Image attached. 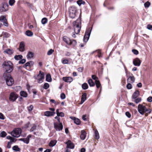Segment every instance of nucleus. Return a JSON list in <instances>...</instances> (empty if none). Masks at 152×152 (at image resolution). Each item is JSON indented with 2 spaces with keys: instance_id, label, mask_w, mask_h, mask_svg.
I'll use <instances>...</instances> for the list:
<instances>
[{
  "instance_id": "1",
  "label": "nucleus",
  "mask_w": 152,
  "mask_h": 152,
  "mask_svg": "<svg viewBox=\"0 0 152 152\" xmlns=\"http://www.w3.org/2000/svg\"><path fill=\"white\" fill-rule=\"evenodd\" d=\"M2 66L5 70V72L4 74H6V75H10L9 73L11 72L13 70V64L10 61H4L3 63Z\"/></svg>"
},
{
  "instance_id": "2",
  "label": "nucleus",
  "mask_w": 152,
  "mask_h": 152,
  "mask_svg": "<svg viewBox=\"0 0 152 152\" xmlns=\"http://www.w3.org/2000/svg\"><path fill=\"white\" fill-rule=\"evenodd\" d=\"M139 112L141 114L143 115L144 113H150L151 112V110L148 108L147 109L145 106L141 104H139L138 106Z\"/></svg>"
},
{
  "instance_id": "3",
  "label": "nucleus",
  "mask_w": 152,
  "mask_h": 152,
  "mask_svg": "<svg viewBox=\"0 0 152 152\" xmlns=\"http://www.w3.org/2000/svg\"><path fill=\"white\" fill-rule=\"evenodd\" d=\"M3 76L5 79L7 84L8 86H10L13 84L14 80L10 75H6V74H4Z\"/></svg>"
},
{
  "instance_id": "4",
  "label": "nucleus",
  "mask_w": 152,
  "mask_h": 152,
  "mask_svg": "<svg viewBox=\"0 0 152 152\" xmlns=\"http://www.w3.org/2000/svg\"><path fill=\"white\" fill-rule=\"evenodd\" d=\"M22 130L20 128H17L15 129L10 133L12 136L15 137H19L21 133Z\"/></svg>"
},
{
  "instance_id": "5",
  "label": "nucleus",
  "mask_w": 152,
  "mask_h": 152,
  "mask_svg": "<svg viewBox=\"0 0 152 152\" xmlns=\"http://www.w3.org/2000/svg\"><path fill=\"white\" fill-rule=\"evenodd\" d=\"M45 75L44 73L41 71H40L39 74L37 76H34V77L35 79H37L38 82L39 83H42L43 81V80L44 79Z\"/></svg>"
},
{
  "instance_id": "6",
  "label": "nucleus",
  "mask_w": 152,
  "mask_h": 152,
  "mask_svg": "<svg viewBox=\"0 0 152 152\" xmlns=\"http://www.w3.org/2000/svg\"><path fill=\"white\" fill-rule=\"evenodd\" d=\"M91 31V28H89L86 30L84 37L83 41L85 42H87L89 39Z\"/></svg>"
},
{
  "instance_id": "7",
  "label": "nucleus",
  "mask_w": 152,
  "mask_h": 152,
  "mask_svg": "<svg viewBox=\"0 0 152 152\" xmlns=\"http://www.w3.org/2000/svg\"><path fill=\"white\" fill-rule=\"evenodd\" d=\"M49 110L50 111H46L44 113V115L47 117H50L51 116H53L55 114V113L54 112L55 109L54 108H49Z\"/></svg>"
},
{
  "instance_id": "8",
  "label": "nucleus",
  "mask_w": 152,
  "mask_h": 152,
  "mask_svg": "<svg viewBox=\"0 0 152 152\" xmlns=\"http://www.w3.org/2000/svg\"><path fill=\"white\" fill-rule=\"evenodd\" d=\"M55 129L57 131H60L62 129L63 126L61 123H55L54 124Z\"/></svg>"
},
{
  "instance_id": "9",
  "label": "nucleus",
  "mask_w": 152,
  "mask_h": 152,
  "mask_svg": "<svg viewBox=\"0 0 152 152\" xmlns=\"http://www.w3.org/2000/svg\"><path fill=\"white\" fill-rule=\"evenodd\" d=\"M69 12L70 17L72 18H75L76 12L75 8L71 7L69 10Z\"/></svg>"
},
{
  "instance_id": "10",
  "label": "nucleus",
  "mask_w": 152,
  "mask_h": 152,
  "mask_svg": "<svg viewBox=\"0 0 152 152\" xmlns=\"http://www.w3.org/2000/svg\"><path fill=\"white\" fill-rule=\"evenodd\" d=\"M17 98V95L14 92H12L10 94L9 100L10 101L14 102L15 101Z\"/></svg>"
},
{
  "instance_id": "11",
  "label": "nucleus",
  "mask_w": 152,
  "mask_h": 152,
  "mask_svg": "<svg viewBox=\"0 0 152 152\" xmlns=\"http://www.w3.org/2000/svg\"><path fill=\"white\" fill-rule=\"evenodd\" d=\"M73 28L81 27V21L80 19L74 21L73 23Z\"/></svg>"
},
{
  "instance_id": "12",
  "label": "nucleus",
  "mask_w": 152,
  "mask_h": 152,
  "mask_svg": "<svg viewBox=\"0 0 152 152\" xmlns=\"http://www.w3.org/2000/svg\"><path fill=\"white\" fill-rule=\"evenodd\" d=\"M32 135L29 134L28 135L26 138H20L19 139V140L22 141L25 143L28 144L29 142V139L32 137Z\"/></svg>"
},
{
  "instance_id": "13",
  "label": "nucleus",
  "mask_w": 152,
  "mask_h": 152,
  "mask_svg": "<svg viewBox=\"0 0 152 152\" xmlns=\"http://www.w3.org/2000/svg\"><path fill=\"white\" fill-rule=\"evenodd\" d=\"M135 80V78L132 73L130 74V76L127 79V82L131 83H133Z\"/></svg>"
},
{
  "instance_id": "14",
  "label": "nucleus",
  "mask_w": 152,
  "mask_h": 152,
  "mask_svg": "<svg viewBox=\"0 0 152 152\" xmlns=\"http://www.w3.org/2000/svg\"><path fill=\"white\" fill-rule=\"evenodd\" d=\"M8 5L7 4H4L0 8V12H5L8 10Z\"/></svg>"
},
{
  "instance_id": "15",
  "label": "nucleus",
  "mask_w": 152,
  "mask_h": 152,
  "mask_svg": "<svg viewBox=\"0 0 152 152\" xmlns=\"http://www.w3.org/2000/svg\"><path fill=\"white\" fill-rule=\"evenodd\" d=\"M133 64L134 65L136 66H139L141 64V61L138 58L133 60Z\"/></svg>"
},
{
  "instance_id": "16",
  "label": "nucleus",
  "mask_w": 152,
  "mask_h": 152,
  "mask_svg": "<svg viewBox=\"0 0 152 152\" xmlns=\"http://www.w3.org/2000/svg\"><path fill=\"white\" fill-rule=\"evenodd\" d=\"M67 148L70 149H73L74 147V144L70 140L68 141L66 143Z\"/></svg>"
},
{
  "instance_id": "17",
  "label": "nucleus",
  "mask_w": 152,
  "mask_h": 152,
  "mask_svg": "<svg viewBox=\"0 0 152 152\" xmlns=\"http://www.w3.org/2000/svg\"><path fill=\"white\" fill-rule=\"evenodd\" d=\"M81 133L80 138L82 140H84L86 137V133L84 130H82L81 132Z\"/></svg>"
},
{
  "instance_id": "18",
  "label": "nucleus",
  "mask_w": 152,
  "mask_h": 152,
  "mask_svg": "<svg viewBox=\"0 0 152 152\" xmlns=\"http://www.w3.org/2000/svg\"><path fill=\"white\" fill-rule=\"evenodd\" d=\"M63 80L65 82L70 83L72 81L73 79L72 77H63Z\"/></svg>"
},
{
  "instance_id": "19",
  "label": "nucleus",
  "mask_w": 152,
  "mask_h": 152,
  "mask_svg": "<svg viewBox=\"0 0 152 152\" xmlns=\"http://www.w3.org/2000/svg\"><path fill=\"white\" fill-rule=\"evenodd\" d=\"M70 118L74 120V123L77 125H79L80 123V120L74 117L70 116Z\"/></svg>"
},
{
  "instance_id": "20",
  "label": "nucleus",
  "mask_w": 152,
  "mask_h": 152,
  "mask_svg": "<svg viewBox=\"0 0 152 152\" xmlns=\"http://www.w3.org/2000/svg\"><path fill=\"white\" fill-rule=\"evenodd\" d=\"M139 91L138 90L136 91L133 93L132 96V98L133 99H136L139 95Z\"/></svg>"
},
{
  "instance_id": "21",
  "label": "nucleus",
  "mask_w": 152,
  "mask_h": 152,
  "mask_svg": "<svg viewBox=\"0 0 152 152\" xmlns=\"http://www.w3.org/2000/svg\"><path fill=\"white\" fill-rule=\"evenodd\" d=\"M25 45L23 42L20 43L19 46V50L20 51H23L24 50Z\"/></svg>"
},
{
  "instance_id": "22",
  "label": "nucleus",
  "mask_w": 152,
  "mask_h": 152,
  "mask_svg": "<svg viewBox=\"0 0 152 152\" xmlns=\"http://www.w3.org/2000/svg\"><path fill=\"white\" fill-rule=\"evenodd\" d=\"M86 94L83 93L82 96L81 100L80 102V104H82L86 100Z\"/></svg>"
},
{
  "instance_id": "23",
  "label": "nucleus",
  "mask_w": 152,
  "mask_h": 152,
  "mask_svg": "<svg viewBox=\"0 0 152 152\" xmlns=\"http://www.w3.org/2000/svg\"><path fill=\"white\" fill-rule=\"evenodd\" d=\"M63 40L68 45H69L71 39L66 36H64L63 37Z\"/></svg>"
},
{
  "instance_id": "24",
  "label": "nucleus",
  "mask_w": 152,
  "mask_h": 152,
  "mask_svg": "<svg viewBox=\"0 0 152 152\" xmlns=\"http://www.w3.org/2000/svg\"><path fill=\"white\" fill-rule=\"evenodd\" d=\"M4 52L9 55L12 54L14 52L12 50L10 49H7L4 51Z\"/></svg>"
},
{
  "instance_id": "25",
  "label": "nucleus",
  "mask_w": 152,
  "mask_h": 152,
  "mask_svg": "<svg viewBox=\"0 0 152 152\" xmlns=\"http://www.w3.org/2000/svg\"><path fill=\"white\" fill-rule=\"evenodd\" d=\"M57 143L56 140H51L49 144V146L51 147H53Z\"/></svg>"
},
{
  "instance_id": "26",
  "label": "nucleus",
  "mask_w": 152,
  "mask_h": 152,
  "mask_svg": "<svg viewBox=\"0 0 152 152\" xmlns=\"http://www.w3.org/2000/svg\"><path fill=\"white\" fill-rule=\"evenodd\" d=\"M69 45H72L74 47L77 45V42L75 40L72 39H71Z\"/></svg>"
},
{
  "instance_id": "27",
  "label": "nucleus",
  "mask_w": 152,
  "mask_h": 152,
  "mask_svg": "<svg viewBox=\"0 0 152 152\" xmlns=\"http://www.w3.org/2000/svg\"><path fill=\"white\" fill-rule=\"evenodd\" d=\"M88 83L91 87H93L95 85V83L93 82L91 79H90L88 80Z\"/></svg>"
},
{
  "instance_id": "28",
  "label": "nucleus",
  "mask_w": 152,
  "mask_h": 152,
  "mask_svg": "<svg viewBox=\"0 0 152 152\" xmlns=\"http://www.w3.org/2000/svg\"><path fill=\"white\" fill-rule=\"evenodd\" d=\"M20 94L21 96L24 97H27L28 95L27 93L26 92L23 91H20Z\"/></svg>"
},
{
  "instance_id": "29",
  "label": "nucleus",
  "mask_w": 152,
  "mask_h": 152,
  "mask_svg": "<svg viewBox=\"0 0 152 152\" xmlns=\"http://www.w3.org/2000/svg\"><path fill=\"white\" fill-rule=\"evenodd\" d=\"M31 128L30 129L29 131L30 132H32L36 128L37 126L35 124H32L30 125Z\"/></svg>"
},
{
  "instance_id": "30",
  "label": "nucleus",
  "mask_w": 152,
  "mask_h": 152,
  "mask_svg": "<svg viewBox=\"0 0 152 152\" xmlns=\"http://www.w3.org/2000/svg\"><path fill=\"white\" fill-rule=\"evenodd\" d=\"M46 80L48 82H50L52 81V79L50 75V74H48L46 76Z\"/></svg>"
},
{
  "instance_id": "31",
  "label": "nucleus",
  "mask_w": 152,
  "mask_h": 152,
  "mask_svg": "<svg viewBox=\"0 0 152 152\" xmlns=\"http://www.w3.org/2000/svg\"><path fill=\"white\" fill-rule=\"evenodd\" d=\"M34 63L32 61H30L28 62H27L24 65V67H26L28 66H31V65H32Z\"/></svg>"
},
{
  "instance_id": "32",
  "label": "nucleus",
  "mask_w": 152,
  "mask_h": 152,
  "mask_svg": "<svg viewBox=\"0 0 152 152\" xmlns=\"http://www.w3.org/2000/svg\"><path fill=\"white\" fill-rule=\"evenodd\" d=\"M76 34H78L80 32L81 27L73 28Z\"/></svg>"
},
{
  "instance_id": "33",
  "label": "nucleus",
  "mask_w": 152,
  "mask_h": 152,
  "mask_svg": "<svg viewBox=\"0 0 152 152\" xmlns=\"http://www.w3.org/2000/svg\"><path fill=\"white\" fill-rule=\"evenodd\" d=\"M12 149L13 150L15 151H20V148L17 145L13 146L12 148Z\"/></svg>"
},
{
  "instance_id": "34",
  "label": "nucleus",
  "mask_w": 152,
  "mask_h": 152,
  "mask_svg": "<svg viewBox=\"0 0 152 152\" xmlns=\"http://www.w3.org/2000/svg\"><path fill=\"white\" fill-rule=\"evenodd\" d=\"M26 34L29 37H31L33 35V34L31 31L28 30L26 31Z\"/></svg>"
},
{
  "instance_id": "35",
  "label": "nucleus",
  "mask_w": 152,
  "mask_h": 152,
  "mask_svg": "<svg viewBox=\"0 0 152 152\" xmlns=\"http://www.w3.org/2000/svg\"><path fill=\"white\" fill-rule=\"evenodd\" d=\"M33 53L32 52H29L28 53L27 56L28 58H33Z\"/></svg>"
},
{
  "instance_id": "36",
  "label": "nucleus",
  "mask_w": 152,
  "mask_h": 152,
  "mask_svg": "<svg viewBox=\"0 0 152 152\" xmlns=\"http://www.w3.org/2000/svg\"><path fill=\"white\" fill-rule=\"evenodd\" d=\"M7 135V133L5 131H2L0 134V137H4Z\"/></svg>"
},
{
  "instance_id": "37",
  "label": "nucleus",
  "mask_w": 152,
  "mask_h": 152,
  "mask_svg": "<svg viewBox=\"0 0 152 152\" xmlns=\"http://www.w3.org/2000/svg\"><path fill=\"white\" fill-rule=\"evenodd\" d=\"M22 58L23 56L21 55H16L14 57L15 59L17 60H20Z\"/></svg>"
},
{
  "instance_id": "38",
  "label": "nucleus",
  "mask_w": 152,
  "mask_h": 152,
  "mask_svg": "<svg viewBox=\"0 0 152 152\" xmlns=\"http://www.w3.org/2000/svg\"><path fill=\"white\" fill-rule=\"evenodd\" d=\"M82 87L83 89L86 90L88 88V86L87 83H85L82 85Z\"/></svg>"
},
{
  "instance_id": "39",
  "label": "nucleus",
  "mask_w": 152,
  "mask_h": 152,
  "mask_svg": "<svg viewBox=\"0 0 152 152\" xmlns=\"http://www.w3.org/2000/svg\"><path fill=\"white\" fill-rule=\"evenodd\" d=\"M95 83L97 88H99L101 86V85L99 80H95Z\"/></svg>"
},
{
  "instance_id": "40",
  "label": "nucleus",
  "mask_w": 152,
  "mask_h": 152,
  "mask_svg": "<svg viewBox=\"0 0 152 152\" xmlns=\"http://www.w3.org/2000/svg\"><path fill=\"white\" fill-rule=\"evenodd\" d=\"M47 22L48 20L46 18H43L41 22L43 24H45Z\"/></svg>"
},
{
  "instance_id": "41",
  "label": "nucleus",
  "mask_w": 152,
  "mask_h": 152,
  "mask_svg": "<svg viewBox=\"0 0 152 152\" xmlns=\"http://www.w3.org/2000/svg\"><path fill=\"white\" fill-rule=\"evenodd\" d=\"M77 3L79 6H80L82 4H84L85 2L82 0H79L77 1Z\"/></svg>"
},
{
  "instance_id": "42",
  "label": "nucleus",
  "mask_w": 152,
  "mask_h": 152,
  "mask_svg": "<svg viewBox=\"0 0 152 152\" xmlns=\"http://www.w3.org/2000/svg\"><path fill=\"white\" fill-rule=\"evenodd\" d=\"M95 138L96 139H99V133L97 130L95 131Z\"/></svg>"
},
{
  "instance_id": "43",
  "label": "nucleus",
  "mask_w": 152,
  "mask_h": 152,
  "mask_svg": "<svg viewBox=\"0 0 152 152\" xmlns=\"http://www.w3.org/2000/svg\"><path fill=\"white\" fill-rule=\"evenodd\" d=\"M49 87V85L48 83H45L44 84L43 86V88L45 89H47Z\"/></svg>"
},
{
  "instance_id": "44",
  "label": "nucleus",
  "mask_w": 152,
  "mask_h": 152,
  "mask_svg": "<svg viewBox=\"0 0 152 152\" xmlns=\"http://www.w3.org/2000/svg\"><path fill=\"white\" fill-rule=\"evenodd\" d=\"M132 86L131 84L129 83L126 85L127 88L128 89H130L132 88Z\"/></svg>"
},
{
  "instance_id": "45",
  "label": "nucleus",
  "mask_w": 152,
  "mask_h": 152,
  "mask_svg": "<svg viewBox=\"0 0 152 152\" xmlns=\"http://www.w3.org/2000/svg\"><path fill=\"white\" fill-rule=\"evenodd\" d=\"M0 21L3 22V21H7V20L4 16H1L0 17Z\"/></svg>"
},
{
  "instance_id": "46",
  "label": "nucleus",
  "mask_w": 152,
  "mask_h": 152,
  "mask_svg": "<svg viewBox=\"0 0 152 152\" xmlns=\"http://www.w3.org/2000/svg\"><path fill=\"white\" fill-rule=\"evenodd\" d=\"M150 3L148 1L146 2L144 4V6H145V8L148 7L150 6Z\"/></svg>"
},
{
  "instance_id": "47",
  "label": "nucleus",
  "mask_w": 152,
  "mask_h": 152,
  "mask_svg": "<svg viewBox=\"0 0 152 152\" xmlns=\"http://www.w3.org/2000/svg\"><path fill=\"white\" fill-rule=\"evenodd\" d=\"M33 105H31L29 107H28V110L29 112L31 111L33 109Z\"/></svg>"
},
{
  "instance_id": "48",
  "label": "nucleus",
  "mask_w": 152,
  "mask_h": 152,
  "mask_svg": "<svg viewBox=\"0 0 152 152\" xmlns=\"http://www.w3.org/2000/svg\"><path fill=\"white\" fill-rule=\"evenodd\" d=\"M54 52V50L50 49V50H49L48 53H47V55H51L52 53Z\"/></svg>"
},
{
  "instance_id": "49",
  "label": "nucleus",
  "mask_w": 152,
  "mask_h": 152,
  "mask_svg": "<svg viewBox=\"0 0 152 152\" xmlns=\"http://www.w3.org/2000/svg\"><path fill=\"white\" fill-rule=\"evenodd\" d=\"M15 0H9V4L11 6H12L15 3Z\"/></svg>"
},
{
  "instance_id": "50",
  "label": "nucleus",
  "mask_w": 152,
  "mask_h": 152,
  "mask_svg": "<svg viewBox=\"0 0 152 152\" xmlns=\"http://www.w3.org/2000/svg\"><path fill=\"white\" fill-rule=\"evenodd\" d=\"M141 99L140 98H138L136 99L135 100L134 102L136 103L137 104L140 102L141 101Z\"/></svg>"
},
{
  "instance_id": "51",
  "label": "nucleus",
  "mask_w": 152,
  "mask_h": 152,
  "mask_svg": "<svg viewBox=\"0 0 152 152\" xmlns=\"http://www.w3.org/2000/svg\"><path fill=\"white\" fill-rule=\"evenodd\" d=\"M69 61L67 59H64L62 60V63L64 64H67L68 63Z\"/></svg>"
},
{
  "instance_id": "52",
  "label": "nucleus",
  "mask_w": 152,
  "mask_h": 152,
  "mask_svg": "<svg viewBox=\"0 0 152 152\" xmlns=\"http://www.w3.org/2000/svg\"><path fill=\"white\" fill-rule=\"evenodd\" d=\"M26 60L25 59H22L19 61V64H23L26 62Z\"/></svg>"
},
{
  "instance_id": "53",
  "label": "nucleus",
  "mask_w": 152,
  "mask_h": 152,
  "mask_svg": "<svg viewBox=\"0 0 152 152\" xmlns=\"http://www.w3.org/2000/svg\"><path fill=\"white\" fill-rule=\"evenodd\" d=\"M61 99H63L65 98V95L64 93H62L61 95Z\"/></svg>"
},
{
  "instance_id": "54",
  "label": "nucleus",
  "mask_w": 152,
  "mask_h": 152,
  "mask_svg": "<svg viewBox=\"0 0 152 152\" xmlns=\"http://www.w3.org/2000/svg\"><path fill=\"white\" fill-rule=\"evenodd\" d=\"M92 78L95 80H98V78L95 75H92Z\"/></svg>"
},
{
  "instance_id": "55",
  "label": "nucleus",
  "mask_w": 152,
  "mask_h": 152,
  "mask_svg": "<svg viewBox=\"0 0 152 152\" xmlns=\"http://www.w3.org/2000/svg\"><path fill=\"white\" fill-rule=\"evenodd\" d=\"M126 115L129 118H130L131 117V115L130 113L128 112H126L125 113Z\"/></svg>"
},
{
  "instance_id": "56",
  "label": "nucleus",
  "mask_w": 152,
  "mask_h": 152,
  "mask_svg": "<svg viewBox=\"0 0 152 152\" xmlns=\"http://www.w3.org/2000/svg\"><path fill=\"white\" fill-rule=\"evenodd\" d=\"M132 52L134 54H135V55H137L138 54V51L136 50H135V49L132 50Z\"/></svg>"
},
{
  "instance_id": "57",
  "label": "nucleus",
  "mask_w": 152,
  "mask_h": 152,
  "mask_svg": "<svg viewBox=\"0 0 152 152\" xmlns=\"http://www.w3.org/2000/svg\"><path fill=\"white\" fill-rule=\"evenodd\" d=\"M64 113L63 112H60L59 113V114H58V115H57V116L63 117L64 116Z\"/></svg>"
},
{
  "instance_id": "58",
  "label": "nucleus",
  "mask_w": 152,
  "mask_h": 152,
  "mask_svg": "<svg viewBox=\"0 0 152 152\" xmlns=\"http://www.w3.org/2000/svg\"><path fill=\"white\" fill-rule=\"evenodd\" d=\"M84 69V68L83 67H80L79 68L77 69V70L78 72H82Z\"/></svg>"
},
{
  "instance_id": "59",
  "label": "nucleus",
  "mask_w": 152,
  "mask_h": 152,
  "mask_svg": "<svg viewBox=\"0 0 152 152\" xmlns=\"http://www.w3.org/2000/svg\"><path fill=\"white\" fill-rule=\"evenodd\" d=\"M147 100L148 102H152V97L149 96L147 99Z\"/></svg>"
},
{
  "instance_id": "60",
  "label": "nucleus",
  "mask_w": 152,
  "mask_h": 152,
  "mask_svg": "<svg viewBox=\"0 0 152 152\" xmlns=\"http://www.w3.org/2000/svg\"><path fill=\"white\" fill-rule=\"evenodd\" d=\"M0 119L2 120H4V116L1 113H0Z\"/></svg>"
},
{
  "instance_id": "61",
  "label": "nucleus",
  "mask_w": 152,
  "mask_h": 152,
  "mask_svg": "<svg viewBox=\"0 0 152 152\" xmlns=\"http://www.w3.org/2000/svg\"><path fill=\"white\" fill-rule=\"evenodd\" d=\"M10 140L11 141L10 142H11V143H12V142H16V140L12 137Z\"/></svg>"
},
{
  "instance_id": "62",
  "label": "nucleus",
  "mask_w": 152,
  "mask_h": 152,
  "mask_svg": "<svg viewBox=\"0 0 152 152\" xmlns=\"http://www.w3.org/2000/svg\"><path fill=\"white\" fill-rule=\"evenodd\" d=\"M12 143H11V142H8V144L7 145V147L8 148H10L11 147V145Z\"/></svg>"
},
{
  "instance_id": "63",
  "label": "nucleus",
  "mask_w": 152,
  "mask_h": 152,
  "mask_svg": "<svg viewBox=\"0 0 152 152\" xmlns=\"http://www.w3.org/2000/svg\"><path fill=\"white\" fill-rule=\"evenodd\" d=\"M147 28L149 30H152V26L150 25H148Z\"/></svg>"
},
{
  "instance_id": "64",
  "label": "nucleus",
  "mask_w": 152,
  "mask_h": 152,
  "mask_svg": "<svg viewBox=\"0 0 152 152\" xmlns=\"http://www.w3.org/2000/svg\"><path fill=\"white\" fill-rule=\"evenodd\" d=\"M96 52H97V53L99 54V55H98V57L99 58L101 56V54L100 51L99 50H97L96 51Z\"/></svg>"
}]
</instances>
